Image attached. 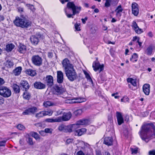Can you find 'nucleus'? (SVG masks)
<instances>
[{
	"mask_svg": "<svg viewBox=\"0 0 155 155\" xmlns=\"http://www.w3.org/2000/svg\"><path fill=\"white\" fill-rule=\"evenodd\" d=\"M14 23L16 26L23 28H28L31 26V21L28 19V17L23 15H21L20 17H16Z\"/></svg>",
	"mask_w": 155,
	"mask_h": 155,
	"instance_id": "1",
	"label": "nucleus"
},
{
	"mask_svg": "<svg viewBox=\"0 0 155 155\" xmlns=\"http://www.w3.org/2000/svg\"><path fill=\"white\" fill-rule=\"evenodd\" d=\"M81 10L80 7L75 6L73 2H69L67 3V8L65 9L64 11L67 17L70 18L72 15L79 13Z\"/></svg>",
	"mask_w": 155,
	"mask_h": 155,
	"instance_id": "2",
	"label": "nucleus"
},
{
	"mask_svg": "<svg viewBox=\"0 0 155 155\" xmlns=\"http://www.w3.org/2000/svg\"><path fill=\"white\" fill-rule=\"evenodd\" d=\"M65 73L68 79L71 81H74L77 78V74L74 68L66 70Z\"/></svg>",
	"mask_w": 155,
	"mask_h": 155,
	"instance_id": "3",
	"label": "nucleus"
},
{
	"mask_svg": "<svg viewBox=\"0 0 155 155\" xmlns=\"http://www.w3.org/2000/svg\"><path fill=\"white\" fill-rule=\"evenodd\" d=\"M81 149L86 155H93V150L90 145L83 142L80 143Z\"/></svg>",
	"mask_w": 155,
	"mask_h": 155,
	"instance_id": "4",
	"label": "nucleus"
},
{
	"mask_svg": "<svg viewBox=\"0 0 155 155\" xmlns=\"http://www.w3.org/2000/svg\"><path fill=\"white\" fill-rule=\"evenodd\" d=\"M12 93L11 90L5 86H0V95L4 97H8L11 96Z\"/></svg>",
	"mask_w": 155,
	"mask_h": 155,
	"instance_id": "5",
	"label": "nucleus"
},
{
	"mask_svg": "<svg viewBox=\"0 0 155 155\" xmlns=\"http://www.w3.org/2000/svg\"><path fill=\"white\" fill-rule=\"evenodd\" d=\"M150 127L148 125L142 126L141 130L139 132L140 136L143 140H145L147 137V133L149 130Z\"/></svg>",
	"mask_w": 155,
	"mask_h": 155,
	"instance_id": "6",
	"label": "nucleus"
},
{
	"mask_svg": "<svg viewBox=\"0 0 155 155\" xmlns=\"http://www.w3.org/2000/svg\"><path fill=\"white\" fill-rule=\"evenodd\" d=\"M31 61L34 65L37 66H40L42 64V59L38 55L33 56L31 58Z\"/></svg>",
	"mask_w": 155,
	"mask_h": 155,
	"instance_id": "7",
	"label": "nucleus"
},
{
	"mask_svg": "<svg viewBox=\"0 0 155 155\" xmlns=\"http://www.w3.org/2000/svg\"><path fill=\"white\" fill-rule=\"evenodd\" d=\"M42 38V35L39 33L37 34L36 35H32L30 39L31 43L34 45H38L39 42V38Z\"/></svg>",
	"mask_w": 155,
	"mask_h": 155,
	"instance_id": "8",
	"label": "nucleus"
},
{
	"mask_svg": "<svg viewBox=\"0 0 155 155\" xmlns=\"http://www.w3.org/2000/svg\"><path fill=\"white\" fill-rule=\"evenodd\" d=\"M62 64L63 68H64V71L74 68L73 65L71 64L70 61L67 58H65L63 60Z\"/></svg>",
	"mask_w": 155,
	"mask_h": 155,
	"instance_id": "9",
	"label": "nucleus"
},
{
	"mask_svg": "<svg viewBox=\"0 0 155 155\" xmlns=\"http://www.w3.org/2000/svg\"><path fill=\"white\" fill-rule=\"evenodd\" d=\"M38 111V108L35 107H33L28 108V109L25 110L22 113L23 115H29L31 114H34Z\"/></svg>",
	"mask_w": 155,
	"mask_h": 155,
	"instance_id": "10",
	"label": "nucleus"
},
{
	"mask_svg": "<svg viewBox=\"0 0 155 155\" xmlns=\"http://www.w3.org/2000/svg\"><path fill=\"white\" fill-rule=\"evenodd\" d=\"M38 111V108L35 107H33L28 108V109L25 110L22 113L23 115H29L31 114H34Z\"/></svg>",
	"mask_w": 155,
	"mask_h": 155,
	"instance_id": "11",
	"label": "nucleus"
},
{
	"mask_svg": "<svg viewBox=\"0 0 155 155\" xmlns=\"http://www.w3.org/2000/svg\"><path fill=\"white\" fill-rule=\"evenodd\" d=\"M72 116V114L70 112L67 113H64L62 117H59L58 118L61 119L60 122L63 121H67L70 119Z\"/></svg>",
	"mask_w": 155,
	"mask_h": 155,
	"instance_id": "12",
	"label": "nucleus"
},
{
	"mask_svg": "<svg viewBox=\"0 0 155 155\" xmlns=\"http://www.w3.org/2000/svg\"><path fill=\"white\" fill-rule=\"evenodd\" d=\"M104 67L103 64L101 65L99 62H94L93 64V67L94 71H96L99 70V73L103 70Z\"/></svg>",
	"mask_w": 155,
	"mask_h": 155,
	"instance_id": "13",
	"label": "nucleus"
},
{
	"mask_svg": "<svg viewBox=\"0 0 155 155\" xmlns=\"http://www.w3.org/2000/svg\"><path fill=\"white\" fill-rule=\"evenodd\" d=\"M89 121L87 119H82L77 121L74 124L75 125V127L76 128L79 126L87 125L89 124Z\"/></svg>",
	"mask_w": 155,
	"mask_h": 155,
	"instance_id": "14",
	"label": "nucleus"
},
{
	"mask_svg": "<svg viewBox=\"0 0 155 155\" xmlns=\"http://www.w3.org/2000/svg\"><path fill=\"white\" fill-rule=\"evenodd\" d=\"M132 13L136 16H137L139 12L138 5L136 3H132Z\"/></svg>",
	"mask_w": 155,
	"mask_h": 155,
	"instance_id": "15",
	"label": "nucleus"
},
{
	"mask_svg": "<svg viewBox=\"0 0 155 155\" xmlns=\"http://www.w3.org/2000/svg\"><path fill=\"white\" fill-rule=\"evenodd\" d=\"M116 116L117 123L119 125H120L124 123V118L121 113L117 112L116 113Z\"/></svg>",
	"mask_w": 155,
	"mask_h": 155,
	"instance_id": "16",
	"label": "nucleus"
},
{
	"mask_svg": "<svg viewBox=\"0 0 155 155\" xmlns=\"http://www.w3.org/2000/svg\"><path fill=\"white\" fill-rule=\"evenodd\" d=\"M154 46L151 44L146 48L145 51V54L147 55H150L153 54V50H154Z\"/></svg>",
	"mask_w": 155,
	"mask_h": 155,
	"instance_id": "17",
	"label": "nucleus"
},
{
	"mask_svg": "<svg viewBox=\"0 0 155 155\" xmlns=\"http://www.w3.org/2000/svg\"><path fill=\"white\" fill-rule=\"evenodd\" d=\"M55 94L57 95H60L64 92L65 89L61 87L56 85L54 87Z\"/></svg>",
	"mask_w": 155,
	"mask_h": 155,
	"instance_id": "18",
	"label": "nucleus"
},
{
	"mask_svg": "<svg viewBox=\"0 0 155 155\" xmlns=\"http://www.w3.org/2000/svg\"><path fill=\"white\" fill-rule=\"evenodd\" d=\"M45 81L49 86H51L53 84V78L51 75H47L45 78Z\"/></svg>",
	"mask_w": 155,
	"mask_h": 155,
	"instance_id": "19",
	"label": "nucleus"
},
{
	"mask_svg": "<svg viewBox=\"0 0 155 155\" xmlns=\"http://www.w3.org/2000/svg\"><path fill=\"white\" fill-rule=\"evenodd\" d=\"M75 125L74 124L65 126V132H71L75 130Z\"/></svg>",
	"mask_w": 155,
	"mask_h": 155,
	"instance_id": "20",
	"label": "nucleus"
},
{
	"mask_svg": "<svg viewBox=\"0 0 155 155\" xmlns=\"http://www.w3.org/2000/svg\"><path fill=\"white\" fill-rule=\"evenodd\" d=\"M34 87L37 89H42L45 87V85L40 82H36L34 84Z\"/></svg>",
	"mask_w": 155,
	"mask_h": 155,
	"instance_id": "21",
	"label": "nucleus"
},
{
	"mask_svg": "<svg viewBox=\"0 0 155 155\" xmlns=\"http://www.w3.org/2000/svg\"><path fill=\"white\" fill-rule=\"evenodd\" d=\"M150 86L149 84H145L143 86V90L144 94L148 95H149L150 92Z\"/></svg>",
	"mask_w": 155,
	"mask_h": 155,
	"instance_id": "22",
	"label": "nucleus"
},
{
	"mask_svg": "<svg viewBox=\"0 0 155 155\" xmlns=\"http://www.w3.org/2000/svg\"><path fill=\"white\" fill-rule=\"evenodd\" d=\"M57 81L58 83H62L63 80V74L61 71H58L57 72Z\"/></svg>",
	"mask_w": 155,
	"mask_h": 155,
	"instance_id": "23",
	"label": "nucleus"
},
{
	"mask_svg": "<svg viewBox=\"0 0 155 155\" xmlns=\"http://www.w3.org/2000/svg\"><path fill=\"white\" fill-rule=\"evenodd\" d=\"M21 87H22L25 90L27 91L30 87L28 82L26 81L22 80L20 83Z\"/></svg>",
	"mask_w": 155,
	"mask_h": 155,
	"instance_id": "24",
	"label": "nucleus"
},
{
	"mask_svg": "<svg viewBox=\"0 0 155 155\" xmlns=\"http://www.w3.org/2000/svg\"><path fill=\"white\" fill-rule=\"evenodd\" d=\"M104 143L108 146H111L113 144V139L112 137H106L104 139Z\"/></svg>",
	"mask_w": 155,
	"mask_h": 155,
	"instance_id": "25",
	"label": "nucleus"
},
{
	"mask_svg": "<svg viewBox=\"0 0 155 155\" xmlns=\"http://www.w3.org/2000/svg\"><path fill=\"white\" fill-rule=\"evenodd\" d=\"M26 50V47L24 45H20L18 47V51L20 53L24 54L25 53Z\"/></svg>",
	"mask_w": 155,
	"mask_h": 155,
	"instance_id": "26",
	"label": "nucleus"
},
{
	"mask_svg": "<svg viewBox=\"0 0 155 155\" xmlns=\"http://www.w3.org/2000/svg\"><path fill=\"white\" fill-rule=\"evenodd\" d=\"M86 131L85 128H82L78 129L75 131V135L79 136H81L84 134Z\"/></svg>",
	"mask_w": 155,
	"mask_h": 155,
	"instance_id": "27",
	"label": "nucleus"
},
{
	"mask_svg": "<svg viewBox=\"0 0 155 155\" xmlns=\"http://www.w3.org/2000/svg\"><path fill=\"white\" fill-rule=\"evenodd\" d=\"M21 67L20 66L18 67L14 70L13 73L15 76H18L21 74Z\"/></svg>",
	"mask_w": 155,
	"mask_h": 155,
	"instance_id": "28",
	"label": "nucleus"
},
{
	"mask_svg": "<svg viewBox=\"0 0 155 155\" xmlns=\"http://www.w3.org/2000/svg\"><path fill=\"white\" fill-rule=\"evenodd\" d=\"M25 72L26 74L31 76H35L36 74V72L35 71L30 69L26 70Z\"/></svg>",
	"mask_w": 155,
	"mask_h": 155,
	"instance_id": "29",
	"label": "nucleus"
},
{
	"mask_svg": "<svg viewBox=\"0 0 155 155\" xmlns=\"http://www.w3.org/2000/svg\"><path fill=\"white\" fill-rule=\"evenodd\" d=\"M61 119L60 118H58V117L55 118H48L46 120V121L50 123H53V122H60Z\"/></svg>",
	"mask_w": 155,
	"mask_h": 155,
	"instance_id": "30",
	"label": "nucleus"
},
{
	"mask_svg": "<svg viewBox=\"0 0 155 155\" xmlns=\"http://www.w3.org/2000/svg\"><path fill=\"white\" fill-rule=\"evenodd\" d=\"M15 45L11 43L7 45L6 50L8 52L11 51L14 48Z\"/></svg>",
	"mask_w": 155,
	"mask_h": 155,
	"instance_id": "31",
	"label": "nucleus"
},
{
	"mask_svg": "<svg viewBox=\"0 0 155 155\" xmlns=\"http://www.w3.org/2000/svg\"><path fill=\"white\" fill-rule=\"evenodd\" d=\"M138 58L137 54L136 53H134L132 55L130 59V60L133 62H134L137 61Z\"/></svg>",
	"mask_w": 155,
	"mask_h": 155,
	"instance_id": "32",
	"label": "nucleus"
},
{
	"mask_svg": "<svg viewBox=\"0 0 155 155\" xmlns=\"http://www.w3.org/2000/svg\"><path fill=\"white\" fill-rule=\"evenodd\" d=\"M14 64L13 61L10 60H8L5 63V66L8 68L12 67Z\"/></svg>",
	"mask_w": 155,
	"mask_h": 155,
	"instance_id": "33",
	"label": "nucleus"
},
{
	"mask_svg": "<svg viewBox=\"0 0 155 155\" xmlns=\"http://www.w3.org/2000/svg\"><path fill=\"white\" fill-rule=\"evenodd\" d=\"M45 116L44 110L41 111L36 114L35 117L37 118H40Z\"/></svg>",
	"mask_w": 155,
	"mask_h": 155,
	"instance_id": "34",
	"label": "nucleus"
},
{
	"mask_svg": "<svg viewBox=\"0 0 155 155\" xmlns=\"http://www.w3.org/2000/svg\"><path fill=\"white\" fill-rule=\"evenodd\" d=\"M43 105L45 107H48L51 106H54L55 104L50 101H46L44 102Z\"/></svg>",
	"mask_w": 155,
	"mask_h": 155,
	"instance_id": "35",
	"label": "nucleus"
},
{
	"mask_svg": "<svg viewBox=\"0 0 155 155\" xmlns=\"http://www.w3.org/2000/svg\"><path fill=\"white\" fill-rule=\"evenodd\" d=\"M13 88L15 93H18L20 92V88L19 86L17 84H14L13 85Z\"/></svg>",
	"mask_w": 155,
	"mask_h": 155,
	"instance_id": "36",
	"label": "nucleus"
},
{
	"mask_svg": "<svg viewBox=\"0 0 155 155\" xmlns=\"http://www.w3.org/2000/svg\"><path fill=\"white\" fill-rule=\"evenodd\" d=\"M84 72L85 75V77L87 79V80L92 84H93V81L89 74L85 71H84Z\"/></svg>",
	"mask_w": 155,
	"mask_h": 155,
	"instance_id": "37",
	"label": "nucleus"
},
{
	"mask_svg": "<svg viewBox=\"0 0 155 155\" xmlns=\"http://www.w3.org/2000/svg\"><path fill=\"white\" fill-rule=\"evenodd\" d=\"M23 96L24 99L28 100L30 97L31 95L30 93L26 91H25L23 93Z\"/></svg>",
	"mask_w": 155,
	"mask_h": 155,
	"instance_id": "38",
	"label": "nucleus"
},
{
	"mask_svg": "<svg viewBox=\"0 0 155 155\" xmlns=\"http://www.w3.org/2000/svg\"><path fill=\"white\" fill-rule=\"evenodd\" d=\"M127 81L129 83H130L134 86H136L137 85L136 80L135 79L132 78H129L127 79Z\"/></svg>",
	"mask_w": 155,
	"mask_h": 155,
	"instance_id": "39",
	"label": "nucleus"
},
{
	"mask_svg": "<svg viewBox=\"0 0 155 155\" xmlns=\"http://www.w3.org/2000/svg\"><path fill=\"white\" fill-rule=\"evenodd\" d=\"M26 140L27 143L30 145H33L34 144V143L33 141L32 138L31 137H26Z\"/></svg>",
	"mask_w": 155,
	"mask_h": 155,
	"instance_id": "40",
	"label": "nucleus"
},
{
	"mask_svg": "<svg viewBox=\"0 0 155 155\" xmlns=\"http://www.w3.org/2000/svg\"><path fill=\"white\" fill-rule=\"evenodd\" d=\"M82 112V110L81 109H78L75 110L74 112V114L76 116H78L81 115Z\"/></svg>",
	"mask_w": 155,
	"mask_h": 155,
	"instance_id": "41",
	"label": "nucleus"
},
{
	"mask_svg": "<svg viewBox=\"0 0 155 155\" xmlns=\"http://www.w3.org/2000/svg\"><path fill=\"white\" fill-rule=\"evenodd\" d=\"M65 126L64 124H62L58 126V129L60 131H62L65 132Z\"/></svg>",
	"mask_w": 155,
	"mask_h": 155,
	"instance_id": "42",
	"label": "nucleus"
},
{
	"mask_svg": "<svg viewBox=\"0 0 155 155\" xmlns=\"http://www.w3.org/2000/svg\"><path fill=\"white\" fill-rule=\"evenodd\" d=\"M111 5H112V2L111 0H106L105 3V6L106 7H109Z\"/></svg>",
	"mask_w": 155,
	"mask_h": 155,
	"instance_id": "43",
	"label": "nucleus"
},
{
	"mask_svg": "<svg viewBox=\"0 0 155 155\" xmlns=\"http://www.w3.org/2000/svg\"><path fill=\"white\" fill-rule=\"evenodd\" d=\"M32 135L36 140H38L40 139L39 136L37 133L33 132Z\"/></svg>",
	"mask_w": 155,
	"mask_h": 155,
	"instance_id": "44",
	"label": "nucleus"
},
{
	"mask_svg": "<svg viewBox=\"0 0 155 155\" xmlns=\"http://www.w3.org/2000/svg\"><path fill=\"white\" fill-rule=\"evenodd\" d=\"M75 100L76 102H77V103H81L84 101L83 99L81 98H76L74 99L73 101Z\"/></svg>",
	"mask_w": 155,
	"mask_h": 155,
	"instance_id": "45",
	"label": "nucleus"
},
{
	"mask_svg": "<svg viewBox=\"0 0 155 155\" xmlns=\"http://www.w3.org/2000/svg\"><path fill=\"white\" fill-rule=\"evenodd\" d=\"M132 27L134 30L136 29L138 27L137 23L134 21L132 23Z\"/></svg>",
	"mask_w": 155,
	"mask_h": 155,
	"instance_id": "46",
	"label": "nucleus"
},
{
	"mask_svg": "<svg viewBox=\"0 0 155 155\" xmlns=\"http://www.w3.org/2000/svg\"><path fill=\"white\" fill-rule=\"evenodd\" d=\"M44 111L45 113V116L48 115L51 116L52 114L53 113V111L52 110H49L48 111L44 110Z\"/></svg>",
	"mask_w": 155,
	"mask_h": 155,
	"instance_id": "47",
	"label": "nucleus"
},
{
	"mask_svg": "<svg viewBox=\"0 0 155 155\" xmlns=\"http://www.w3.org/2000/svg\"><path fill=\"white\" fill-rule=\"evenodd\" d=\"M74 142V139L73 138L68 139L66 141V144H68L73 143Z\"/></svg>",
	"mask_w": 155,
	"mask_h": 155,
	"instance_id": "48",
	"label": "nucleus"
},
{
	"mask_svg": "<svg viewBox=\"0 0 155 155\" xmlns=\"http://www.w3.org/2000/svg\"><path fill=\"white\" fill-rule=\"evenodd\" d=\"M134 30L137 34H140L143 32L142 29L139 28V27L136 29Z\"/></svg>",
	"mask_w": 155,
	"mask_h": 155,
	"instance_id": "49",
	"label": "nucleus"
},
{
	"mask_svg": "<svg viewBox=\"0 0 155 155\" xmlns=\"http://www.w3.org/2000/svg\"><path fill=\"white\" fill-rule=\"evenodd\" d=\"M53 130L51 128H46L45 129V133L51 134Z\"/></svg>",
	"mask_w": 155,
	"mask_h": 155,
	"instance_id": "50",
	"label": "nucleus"
},
{
	"mask_svg": "<svg viewBox=\"0 0 155 155\" xmlns=\"http://www.w3.org/2000/svg\"><path fill=\"white\" fill-rule=\"evenodd\" d=\"M123 11V9L121 8V5H119L116 9L115 10V11L116 12H121Z\"/></svg>",
	"mask_w": 155,
	"mask_h": 155,
	"instance_id": "51",
	"label": "nucleus"
},
{
	"mask_svg": "<svg viewBox=\"0 0 155 155\" xmlns=\"http://www.w3.org/2000/svg\"><path fill=\"white\" fill-rule=\"evenodd\" d=\"M17 128L20 130H23L25 129V127L21 124H18L17 126Z\"/></svg>",
	"mask_w": 155,
	"mask_h": 155,
	"instance_id": "52",
	"label": "nucleus"
},
{
	"mask_svg": "<svg viewBox=\"0 0 155 155\" xmlns=\"http://www.w3.org/2000/svg\"><path fill=\"white\" fill-rule=\"evenodd\" d=\"M119 0H111L112 2V5H117Z\"/></svg>",
	"mask_w": 155,
	"mask_h": 155,
	"instance_id": "53",
	"label": "nucleus"
},
{
	"mask_svg": "<svg viewBox=\"0 0 155 155\" xmlns=\"http://www.w3.org/2000/svg\"><path fill=\"white\" fill-rule=\"evenodd\" d=\"M26 6L29 7L30 9L32 11H34V6L33 5L30 4H27L26 5Z\"/></svg>",
	"mask_w": 155,
	"mask_h": 155,
	"instance_id": "54",
	"label": "nucleus"
},
{
	"mask_svg": "<svg viewBox=\"0 0 155 155\" xmlns=\"http://www.w3.org/2000/svg\"><path fill=\"white\" fill-rule=\"evenodd\" d=\"M97 29L95 27H92L91 29V31L92 34H94L96 31Z\"/></svg>",
	"mask_w": 155,
	"mask_h": 155,
	"instance_id": "55",
	"label": "nucleus"
},
{
	"mask_svg": "<svg viewBox=\"0 0 155 155\" xmlns=\"http://www.w3.org/2000/svg\"><path fill=\"white\" fill-rule=\"evenodd\" d=\"M140 38L139 37H138L137 36H135L133 38V39L132 40V41H139Z\"/></svg>",
	"mask_w": 155,
	"mask_h": 155,
	"instance_id": "56",
	"label": "nucleus"
},
{
	"mask_svg": "<svg viewBox=\"0 0 155 155\" xmlns=\"http://www.w3.org/2000/svg\"><path fill=\"white\" fill-rule=\"evenodd\" d=\"M6 142V140H3L0 141V147H4L5 146Z\"/></svg>",
	"mask_w": 155,
	"mask_h": 155,
	"instance_id": "57",
	"label": "nucleus"
},
{
	"mask_svg": "<svg viewBox=\"0 0 155 155\" xmlns=\"http://www.w3.org/2000/svg\"><path fill=\"white\" fill-rule=\"evenodd\" d=\"M128 98L127 97H124L121 100L122 102H126L128 100Z\"/></svg>",
	"mask_w": 155,
	"mask_h": 155,
	"instance_id": "58",
	"label": "nucleus"
},
{
	"mask_svg": "<svg viewBox=\"0 0 155 155\" xmlns=\"http://www.w3.org/2000/svg\"><path fill=\"white\" fill-rule=\"evenodd\" d=\"M132 153V154H135L137 153V150L136 149L131 148Z\"/></svg>",
	"mask_w": 155,
	"mask_h": 155,
	"instance_id": "59",
	"label": "nucleus"
},
{
	"mask_svg": "<svg viewBox=\"0 0 155 155\" xmlns=\"http://www.w3.org/2000/svg\"><path fill=\"white\" fill-rule=\"evenodd\" d=\"M148 154L149 155H155V150H153L149 151Z\"/></svg>",
	"mask_w": 155,
	"mask_h": 155,
	"instance_id": "60",
	"label": "nucleus"
},
{
	"mask_svg": "<svg viewBox=\"0 0 155 155\" xmlns=\"http://www.w3.org/2000/svg\"><path fill=\"white\" fill-rule=\"evenodd\" d=\"M19 143L21 145V146H23L24 145L25 143L24 138L21 139L19 140Z\"/></svg>",
	"mask_w": 155,
	"mask_h": 155,
	"instance_id": "61",
	"label": "nucleus"
},
{
	"mask_svg": "<svg viewBox=\"0 0 155 155\" xmlns=\"http://www.w3.org/2000/svg\"><path fill=\"white\" fill-rule=\"evenodd\" d=\"M75 28L76 30L78 31H80V27H79V25L78 24H75L74 25Z\"/></svg>",
	"mask_w": 155,
	"mask_h": 155,
	"instance_id": "62",
	"label": "nucleus"
},
{
	"mask_svg": "<svg viewBox=\"0 0 155 155\" xmlns=\"http://www.w3.org/2000/svg\"><path fill=\"white\" fill-rule=\"evenodd\" d=\"M76 155H84V153L82 151L80 150L76 153Z\"/></svg>",
	"mask_w": 155,
	"mask_h": 155,
	"instance_id": "63",
	"label": "nucleus"
},
{
	"mask_svg": "<svg viewBox=\"0 0 155 155\" xmlns=\"http://www.w3.org/2000/svg\"><path fill=\"white\" fill-rule=\"evenodd\" d=\"M35 125L37 127H42L43 126V125L41 123H38L35 124Z\"/></svg>",
	"mask_w": 155,
	"mask_h": 155,
	"instance_id": "64",
	"label": "nucleus"
}]
</instances>
